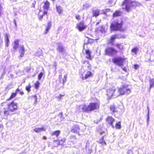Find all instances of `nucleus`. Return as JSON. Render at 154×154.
I'll return each mask as SVG.
<instances>
[{"label":"nucleus","mask_w":154,"mask_h":154,"mask_svg":"<svg viewBox=\"0 0 154 154\" xmlns=\"http://www.w3.org/2000/svg\"><path fill=\"white\" fill-rule=\"evenodd\" d=\"M96 102H90L89 104L87 106L85 104L83 105H80L79 106L80 107L81 106L82 110L83 112H89L98 109L100 106V102L98 100H97Z\"/></svg>","instance_id":"f257e3e1"},{"label":"nucleus","mask_w":154,"mask_h":154,"mask_svg":"<svg viewBox=\"0 0 154 154\" xmlns=\"http://www.w3.org/2000/svg\"><path fill=\"white\" fill-rule=\"evenodd\" d=\"M130 0H124L122 3V6H125L123 9L128 12L131 11L132 8H135L141 5V3L137 1Z\"/></svg>","instance_id":"f03ea898"},{"label":"nucleus","mask_w":154,"mask_h":154,"mask_svg":"<svg viewBox=\"0 0 154 154\" xmlns=\"http://www.w3.org/2000/svg\"><path fill=\"white\" fill-rule=\"evenodd\" d=\"M7 108H4L3 113L6 116L11 115V113L13 112L18 109L17 103L14 100L11 101L7 104Z\"/></svg>","instance_id":"7ed1b4c3"},{"label":"nucleus","mask_w":154,"mask_h":154,"mask_svg":"<svg viewBox=\"0 0 154 154\" xmlns=\"http://www.w3.org/2000/svg\"><path fill=\"white\" fill-rule=\"evenodd\" d=\"M123 21L119 23L117 21H114L110 24V31H123L125 30V29L123 28Z\"/></svg>","instance_id":"20e7f679"},{"label":"nucleus","mask_w":154,"mask_h":154,"mask_svg":"<svg viewBox=\"0 0 154 154\" xmlns=\"http://www.w3.org/2000/svg\"><path fill=\"white\" fill-rule=\"evenodd\" d=\"M128 85L123 84L121 87L118 88V96H121L125 94H128L131 92V89L128 88Z\"/></svg>","instance_id":"39448f33"},{"label":"nucleus","mask_w":154,"mask_h":154,"mask_svg":"<svg viewBox=\"0 0 154 154\" xmlns=\"http://www.w3.org/2000/svg\"><path fill=\"white\" fill-rule=\"evenodd\" d=\"M118 51L112 47H108L106 48L104 51L105 55L109 56H112L117 53Z\"/></svg>","instance_id":"423d86ee"},{"label":"nucleus","mask_w":154,"mask_h":154,"mask_svg":"<svg viewBox=\"0 0 154 154\" xmlns=\"http://www.w3.org/2000/svg\"><path fill=\"white\" fill-rule=\"evenodd\" d=\"M126 58L125 57H115L112 59L113 63L119 66H123L124 63Z\"/></svg>","instance_id":"0eeeda50"},{"label":"nucleus","mask_w":154,"mask_h":154,"mask_svg":"<svg viewBox=\"0 0 154 154\" xmlns=\"http://www.w3.org/2000/svg\"><path fill=\"white\" fill-rule=\"evenodd\" d=\"M81 126L79 124H74L70 129V131L72 133L77 134L79 135V133L81 129Z\"/></svg>","instance_id":"6e6552de"},{"label":"nucleus","mask_w":154,"mask_h":154,"mask_svg":"<svg viewBox=\"0 0 154 154\" xmlns=\"http://www.w3.org/2000/svg\"><path fill=\"white\" fill-rule=\"evenodd\" d=\"M116 89L114 87H112L107 89L106 95L109 99H111L114 96Z\"/></svg>","instance_id":"1a4fd4ad"},{"label":"nucleus","mask_w":154,"mask_h":154,"mask_svg":"<svg viewBox=\"0 0 154 154\" xmlns=\"http://www.w3.org/2000/svg\"><path fill=\"white\" fill-rule=\"evenodd\" d=\"M84 72H85V74H81V78L83 80H86L89 78L91 77L94 75L93 73L90 71H85Z\"/></svg>","instance_id":"9d476101"},{"label":"nucleus","mask_w":154,"mask_h":154,"mask_svg":"<svg viewBox=\"0 0 154 154\" xmlns=\"http://www.w3.org/2000/svg\"><path fill=\"white\" fill-rule=\"evenodd\" d=\"M115 121V119L111 116H108L105 119V122L106 124L111 126L112 128L114 127L113 123Z\"/></svg>","instance_id":"9b49d317"},{"label":"nucleus","mask_w":154,"mask_h":154,"mask_svg":"<svg viewBox=\"0 0 154 154\" xmlns=\"http://www.w3.org/2000/svg\"><path fill=\"white\" fill-rule=\"evenodd\" d=\"M76 28L80 31L84 30L86 27V26L84 25V23L83 21H81L76 24Z\"/></svg>","instance_id":"f8f14e48"},{"label":"nucleus","mask_w":154,"mask_h":154,"mask_svg":"<svg viewBox=\"0 0 154 154\" xmlns=\"http://www.w3.org/2000/svg\"><path fill=\"white\" fill-rule=\"evenodd\" d=\"M118 35L117 34L112 35L108 41V44L113 45Z\"/></svg>","instance_id":"ddd939ff"},{"label":"nucleus","mask_w":154,"mask_h":154,"mask_svg":"<svg viewBox=\"0 0 154 154\" xmlns=\"http://www.w3.org/2000/svg\"><path fill=\"white\" fill-rule=\"evenodd\" d=\"M38 18L39 20L42 21L43 18V16L44 15H48V11H44L43 12L41 10L39 11V12L38 13Z\"/></svg>","instance_id":"4468645a"},{"label":"nucleus","mask_w":154,"mask_h":154,"mask_svg":"<svg viewBox=\"0 0 154 154\" xmlns=\"http://www.w3.org/2000/svg\"><path fill=\"white\" fill-rule=\"evenodd\" d=\"M66 140V138L65 137H63L61 138L60 139L56 140V142L57 143V145L63 146Z\"/></svg>","instance_id":"2eb2a0df"},{"label":"nucleus","mask_w":154,"mask_h":154,"mask_svg":"<svg viewBox=\"0 0 154 154\" xmlns=\"http://www.w3.org/2000/svg\"><path fill=\"white\" fill-rule=\"evenodd\" d=\"M19 51L20 53V57L21 58H22L24 56V52L25 51V48L23 45H22L20 47Z\"/></svg>","instance_id":"dca6fc26"},{"label":"nucleus","mask_w":154,"mask_h":154,"mask_svg":"<svg viewBox=\"0 0 154 154\" xmlns=\"http://www.w3.org/2000/svg\"><path fill=\"white\" fill-rule=\"evenodd\" d=\"M87 39V41H86V39L85 40L84 42V45H87L88 44H92L94 42V40L92 38H89L87 37H85Z\"/></svg>","instance_id":"f3484780"},{"label":"nucleus","mask_w":154,"mask_h":154,"mask_svg":"<svg viewBox=\"0 0 154 154\" xmlns=\"http://www.w3.org/2000/svg\"><path fill=\"white\" fill-rule=\"evenodd\" d=\"M50 4V2L48 0L44 2V5L43 7V9L47 11L49 8Z\"/></svg>","instance_id":"a211bd4d"},{"label":"nucleus","mask_w":154,"mask_h":154,"mask_svg":"<svg viewBox=\"0 0 154 154\" xmlns=\"http://www.w3.org/2000/svg\"><path fill=\"white\" fill-rule=\"evenodd\" d=\"M100 14V11L98 9H96L92 11V17H97Z\"/></svg>","instance_id":"6ab92c4d"},{"label":"nucleus","mask_w":154,"mask_h":154,"mask_svg":"<svg viewBox=\"0 0 154 154\" xmlns=\"http://www.w3.org/2000/svg\"><path fill=\"white\" fill-rule=\"evenodd\" d=\"M20 40L19 39L15 40L14 41V45L13 46V48L14 50H16L19 47V43Z\"/></svg>","instance_id":"aec40b11"},{"label":"nucleus","mask_w":154,"mask_h":154,"mask_svg":"<svg viewBox=\"0 0 154 154\" xmlns=\"http://www.w3.org/2000/svg\"><path fill=\"white\" fill-rule=\"evenodd\" d=\"M60 130H57L51 133V134L52 136H55L57 137L60 134Z\"/></svg>","instance_id":"412c9836"},{"label":"nucleus","mask_w":154,"mask_h":154,"mask_svg":"<svg viewBox=\"0 0 154 154\" xmlns=\"http://www.w3.org/2000/svg\"><path fill=\"white\" fill-rule=\"evenodd\" d=\"M33 131L36 133H39L42 131H45V129L44 127L41 128H35L33 129Z\"/></svg>","instance_id":"4be33fe9"},{"label":"nucleus","mask_w":154,"mask_h":154,"mask_svg":"<svg viewBox=\"0 0 154 154\" xmlns=\"http://www.w3.org/2000/svg\"><path fill=\"white\" fill-rule=\"evenodd\" d=\"M5 46L7 47H8L9 46V43L10 42L8 36L7 34H6L5 35Z\"/></svg>","instance_id":"5701e85b"},{"label":"nucleus","mask_w":154,"mask_h":154,"mask_svg":"<svg viewBox=\"0 0 154 154\" xmlns=\"http://www.w3.org/2000/svg\"><path fill=\"white\" fill-rule=\"evenodd\" d=\"M17 94L15 92H12L9 97L8 98L7 100L6 101H9L10 100H11L14 98L16 96Z\"/></svg>","instance_id":"b1692460"},{"label":"nucleus","mask_w":154,"mask_h":154,"mask_svg":"<svg viewBox=\"0 0 154 154\" xmlns=\"http://www.w3.org/2000/svg\"><path fill=\"white\" fill-rule=\"evenodd\" d=\"M121 11L119 10H116L112 14V17H115L119 16L121 15Z\"/></svg>","instance_id":"393cba45"},{"label":"nucleus","mask_w":154,"mask_h":154,"mask_svg":"<svg viewBox=\"0 0 154 154\" xmlns=\"http://www.w3.org/2000/svg\"><path fill=\"white\" fill-rule=\"evenodd\" d=\"M91 52L89 50H87L86 51V54L88 55V56L86 57V58L90 60H92V57L91 54Z\"/></svg>","instance_id":"a878e982"},{"label":"nucleus","mask_w":154,"mask_h":154,"mask_svg":"<svg viewBox=\"0 0 154 154\" xmlns=\"http://www.w3.org/2000/svg\"><path fill=\"white\" fill-rule=\"evenodd\" d=\"M57 50L60 52H63L64 51V48L61 45H58V47L57 48Z\"/></svg>","instance_id":"bb28decb"},{"label":"nucleus","mask_w":154,"mask_h":154,"mask_svg":"<svg viewBox=\"0 0 154 154\" xmlns=\"http://www.w3.org/2000/svg\"><path fill=\"white\" fill-rule=\"evenodd\" d=\"M40 82L38 81H37L35 83H34V87L36 90H38L40 87Z\"/></svg>","instance_id":"cd10ccee"},{"label":"nucleus","mask_w":154,"mask_h":154,"mask_svg":"<svg viewBox=\"0 0 154 154\" xmlns=\"http://www.w3.org/2000/svg\"><path fill=\"white\" fill-rule=\"evenodd\" d=\"M104 138L103 136L100 139L99 143L102 145H106V143L104 140Z\"/></svg>","instance_id":"c85d7f7f"},{"label":"nucleus","mask_w":154,"mask_h":154,"mask_svg":"<svg viewBox=\"0 0 154 154\" xmlns=\"http://www.w3.org/2000/svg\"><path fill=\"white\" fill-rule=\"evenodd\" d=\"M103 26H100L99 27H96L95 29V31L97 32L100 31L102 32L103 30Z\"/></svg>","instance_id":"c756f323"},{"label":"nucleus","mask_w":154,"mask_h":154,"mask_svg":"<svg viewBox=\"0 0 154 154\" xmlns=\"http://www.w3.org/2000/svg\"><path fill=\"white\" fill-rule=\"evenodd\" d=\"M82 62L83 64H84L85 63H87L88 66H87V68L89 69H91V66L90 64L89 61L87 60H82Z\"/></svg>","instance_id":"7c9ffc66"},{"label":"nucleus","mask_w":154,"mask_h":154,"mask_svg":"<svg viewBox=\"0 0 154 154\" xmlns=\"http://www.w3.org/2000/svg\"><path fill=\"white\" fill-rule=\"evenodd\" d=\"M110 109L113 113H115L116 111V106L114 105H111L110 106Z\"/></svg>","instance_id":"2f4dec72"},{"label":"nucleus","mask_w":154,"mask_h":154,"mask_svg":"<svg viewBox=\"0 0 154 154\" xmlns=\"http://www.w3.org/2000/svg\"><path fill=\"white\" fill-rule=\"evenodd\" d=\"M150 86L149 89H150L152 88L154 86V79H149Z\"/></svg>","instance_id":"473e14b6"},{"label":"nucleus","mask_w":154,"mask_h":154,"mask_svg":"<svg viewBox=\"0 0 154 154\" xmlns=\"http://www.w3.org/2000/svg\"><path fill=\"white\" fill-rule=\"evenodd\" d=\"M31 101H34L33 102L35 104L37 102V97L36 95H33L31 97Z\"/></svg>","instance_id":"72a5a7b5"},{"label":"nucleus","mask_w":154,"mask_h":154,"mask_svg":"<svg viewBox=\"0 0 154 154\" xmlns=\"http://www.w3.org/2000/svg\"><path fill=\"white\" fill-rule=\"evenodd\" d=\"M111 11L110 8H106L102 10V13L103 14L106 15L107 13Z\"/></svg>","instance_id":"f704fd0d"},{"label":"nucleus","mask_w":154,"mask_h":154,"mask_svg":"<svg viewBox=\"0 0 154 154\" xmlns=\"http://www.w3.org/2000/svg\"><path fill=\"white\" fill-rule=\"evenodd\" d=\"M15 93L17 94L18 93H19V94L21 95H23L24 94V92L23 91H20V89L19 88H17L15 90Z\"/></svg>","instance_id":"c9c22d12"},{"label":"nucleus","mask_w":154,"mask_h":154,"mask_svg":"<svg viewBox=\"0 0 154 154\" xmlns=\"http://www.w3.org/2000/svg\"><path fill=\"white\" fill-rule=\"evenodd\" d=\"M31 86L30 83H29L28 85L26 86L25 87V90L28 92H29L31 91Z\"/></svg>","instance_id":"e433bc0d"},{"label":"nucleus","mask_w":154,"mask_h":154,"mask_svg":"<svg viewBox=\"0 0 154 154\" xmlns=\"http://www.w3.org/2000/svg\"><path fill=\"white\" fill-rule=\"evenodd\" d=\"M115 127L116 129H120L121 128V122H119L116 123Z\"/></svg>","instance_id":"4c0bfd02"},{"label":"nucleus","mask_w":154,"mask_h":154,"mask_svg":"<svg viewBox=\"0 0 154 154\" xmlns=\"http://www.w3.org/2000/svg\"><path fill=\"white\" fill-rule=\"evenodd\" d=\"M56 8L58 13L60 14H61L62 13V10L60 7V6H57Z\"/></svg>","instance_id":"58836bf2"},{"label":"nucleus","mask_w":154,"mask_h":154,"mask_svg":"<svg viewBox=\"0 0 154 154\" xmlns=\"http://www.w3.org/2000/svg\"><path fill=\"white\" fill-rule=\"evenodd\" d=\"M138 50V48L136 47L133 48L131 50V52H132L134 53L135 54H136L137 53V52Z\"/></svg>","instance_id":"ea45409f"},{"label":"nucleus","mask_w":154,"mask_h":154,"mask_svg":"<svg viewBox=\"0 0 154 154\" xmlns=\"http://www.w3.org/2000/svg\"><path fill=\"white\" fill-rule=\"evenodd\" d=\"M116 46L119 50H122L123 49V47L121 44H117L116 45Z\"/></svg>","instance_id":"a19ab883"},{"label":"nucleus","mask_w":154,"mask_h":154,"mask_svg":"<svg viewBox=\"0 0 154 154\" xmlns=\"http://www.w3.org/2000/svg\"><path fill=\"white\" fill-rule=\"evenodd\" d=\"M43 74L44 73H43L42 72H40L38 74V80H41Z\"/></svg>","instance_id":"79ce46f5"},{"label":"nucleus","mask_w":154,"mask_h":154,"mask_svg":"<svg viewBox=\"0 0 154 154\" xmlns=\"http://www.w3.org/2000/svg\"><path fill=\"white\" fill-rule=\"evenodd\" d=\"M51 26V21H49L48 23L47 26V27L50 29Z\"/></svg>","instance_id":"37998d69"},{"label":"nucleus","mask_w":154,"mask_h":154,"mask_svg":"<svg viewBox=\"0 0 154 154\" xmlns=\"http://www.w3.org/2000/svg\"><path fill=\"white\" fill-rule=\"evenodd\" d=\"M64 95L60 94L56 98L59 100H60L61 99L62 97Z\"/></svg>","instance_id":"c03bdc74"},{"label":"nucleus","mask_w":154,"mask_h":154,"mask_svg":"<svg viewBox=\"0 0 154 154\" xmlns=\"http://www.w3.org/2000/svg\"><path fill=\"white\" fill-rule=\"evenodd\" d=\"M67 77V75H65L64 76V79H63V84H64L66 81V79Z\"/></svg>","instance_id":"a18cd8bd"},{"label":"nucleus","mask_w":154,"mask_h":154,"mask_svg":"<svg viewBox=\"0 0 154 154\" xmlns=\"http://www.w3.org/2000/svg\"><path fill=\"white\" fill-rule=\"evenodd\" d=\"M75 18L77 20H80L81 19V17L80 15H76L75 16Z\"/></svg>","instance_id":"49530a36"},{"label":"nucleus","mask_w":154,"mask_h":154,"mask_svg":"<svg viewBox=\"0 0 154 154\" xmlns=\"http://www.w3.org/2000/svg\"><path fill=\"white\" fill-rule=\"evenodd\" d=\"M139 67V65L137 64H135L134 65V68L135 69H138Z\"/></svg>","instance_id":"de8ad7c7"},{"label":"nucleus","mask_w":154,"mask_h":154,"mask_svg":"<svg viewBox=\"0 0 154 154\" xmlns=\"http://www.w3.org/2000/svg\"><path fill=\"white\" fill-rule=\"evenodd\" d=\"M50 29L46 27V28L45 30V32L44 33V34H47Z\"/></svg>","instance_id":"09e8293b"},{"label":"nucleus","mask_w":154,"mask_h":154,"mask_svg":"<svg viewBox=\"0 0 154 154\" xmlns=\"http://www.w3.org/2000/svg\"><path fill=\"white\" fill-rule=\"evenodd\" d=\"M2 8V5L1 4H0V17L2 15V13H1V9Z\"/></svg>","instance_id":"8fccbe9b"},{"label":"nucleus","mask_w":154,"mask_h":154,"mask_svg":"<svg viewBox=\"0 0 154 154\" xmlns=\"http://www.w3.org/2000/svg\"><path fill=\"white\" fill-rule=\"evenodd\" d=\"M58 115L60 116V118H62L63 117V112H60L58 114Z\"/></svg>","instance_id":"3c124183"},{"label":"nucleus","mask_w":154,"mask_h":154,"mask_svg":"<svg viewBox=\"0 0 154 154\" xmlns=\"http://www.w3.org/2000/svg\"><path fill=\"white\" fill-rule=\"evenodd\" d=\"M42 139L44 140H46L47 139V137L45 136H43L42 137Z\"/></svg>","instance_id":"603ef678"},{"label":"nucleus","mask_w":154,"mask_h":154,"mask_svg":"<svg viewBox=\"0 0 154 154\" xmlns=\"http://www.w3.org/2000/svg\"><path fill=\"white\" fill-rule=\"evenodd\" d=\"M100 22H101V20H100L99 22H98L96 23V26H97V25H99Z\"/></svg>","instance_id":"864d4df0"},{"label":"nucleus","mask_w":154,"mask_h":154,"mask_svg":"<svg viewBox=\"0 0 154 154\" xmlns=\"http://www.w3.org/2000/svg\"><path fill=\"white\" fill-rule=\"evenodd\" d=\"M5 102H3L1 103V106H4V104H5Z\"/></svg>","instance_id":"5fc2aeb1"},{"label":"nucleus","mask_w":154,"mask_h":154,"mask_svg":"<svg viewBox=\"0 0 154 154\" xmlns=\"http://www.w3.org/2000/svg\"><path fill=\"white\" fill-rule=\"evenodd\" d=\"M100 121V120H97V122H95V121H94V122L95 123H97H97H98V122H99Z\"/></svg>","instance_id":"6e6d98bb"},{"label":"nucleus","mask_w":154,"mask_h":154,"mask_svg":"<svg viewBox=\"0 0 154 154\" xmlns=\"http://www.w3.org/2000/svg\"><path fill=\"white\" fill-rule=\"evenodd\" d=\"M122 69L124 71H126V69L125 68H122Z\"/></svg>","instance_id":"4d7b16f0"},{"label":"nucleus","mask_w":154,"mask_h":154,"mask_svg":"<svg viewBox=\"0 0 154 154\" xmlns=\"http://www.w3.org/2000/svg\"><path fill=\"white\" fill-rule=\"evenodd\" d=\"M14 24H15V25L16 26H17L16 23V21H15H15H14Z\"/></svg>","instance_id":"13d9d810"},{"label":"nucleus","mask_w":154,"mask_h":154,"mask_svg":"<svg viewBox=\"0 0 154 154\" xmlns=\"http://www.w3.org/2000/svg\"><path fill=\"white\" fill-rule=\"evenodd\" d=\"M62 77V76L61 75H59V78H61Z\"/></svg>","instance_id":"bf43d9fd"},{"label":"nucleus","mask_w":154,"mask_h":154,"mask_svg":"<svg viewBox=\"0 0 154 154\" xmlns=\"http://www.w3.org/2000/svg\"><path fill=\"white\" fill-rule=\"evenodd\" d=\"M52 154V153H51V154Z\"/></svg>","instance_id":"052dcab7"}]
</instances>
